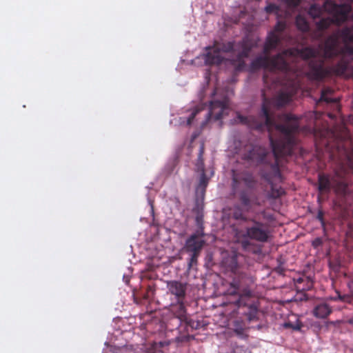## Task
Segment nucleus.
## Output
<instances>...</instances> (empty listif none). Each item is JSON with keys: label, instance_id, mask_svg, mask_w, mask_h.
Listing matches in <instances>:
<instances>
[{"label": "nucleus", "instance_id": "6ab92c4d", "mask_svg": "<svg viewBox=\"0 0 353 353\" xmlns=\"http://www.w3.org/2000/svg\"><path fill=\"white\" fill-rule=\"evenodd\" d=\"M234 332L239 336L243 337L244 336V330L245 325L241 320H236L234 321Z\"/></svg>", "mask_w": 353, "mask_h": 353}, {"label": "nucleus", "instance_id": "39448f33", "mask_svg": "<svg viewBox=\"0 0 353 353\" xmlns=\"http://www.w3.org/2000/svg\"><path fill=\"white\" fill-rule=\"evenodd\" d=\"M228 110V106L225 101H212L209 107H207L205 104H200L196 106L192 111L190 117L187 119V125H190L197 115L205 111L203 115L205 119L201 123V127L204 128L211 119H214V121L221 119L223 114H225Z\"/></svg>", "mask_w": 353, "mask_h": 353}, {"label": "nucleus", "instance_id": "7c9ffc66", "mask_svg": "<svg viewBox=\"0 0 353 353\" xmlns=\"http://www.w3.org/2000/svg\"><path fill=\"white\" fill-rule=\"evenodd\" d=\"M236 353H252L251 351H250L247 348H244L243 347H239L236 350Z\"/></svg>", "mask_w": 353, "mask_h": 353}, {"label": "nucleus", "instance_id": "6e6552de", "mask_svg": "<svg viewBox=\"0 0 353 353\" xmlns=\"http://www.w3.org/2000/svg\"><path fill=\"white\" fill-rule=\"evenodd\" d=\"M232 187L234 192H237L245 187L246 189H252L256 185V180L252 174L248 171L232 170Z\"/></svg>", "mask_w": 353, "mask_h": 353}, {"label": "nucleus", "instance_id": "412c9836", "mask_svg": "<svg viewBox=\"0 0 353 353\" xmlns=\"http://www.w3.org/2000/svg\"><path fill=\"white\" fill-rule=\"evenodd\" d=\"M294 318H295L294 322H292L290 321H285L283 325V327L290 328L294 330H300L302 327V324L296 316H294Z\"/></svg>", "mask_w": 353, "mask_h": 353}, {"label": "nucleus", "instance_id": "7ed1b4c3", "mask_svg": "<svg viewBox=\"0 0 353 353\" xmlns=\"http://www.w3.org/2000/svg\"><path fill=\"white\" fill-rule=\"evenodd\" d=\"M256 46V43L248 37L237 43L228 41L220 44L215 42L213 46L205 48L206 53L203 54L205 63L208 65H219L223 61L221 52H236L237 54L232 60V64L236 71H241L245 66L244 59L249 57L250 52Z\"/></svg>", "mask_w": 353, "mask_h": 353}, {"label": "nucleus", "instance_id": "473e14b6", "mask_svg": "<svg viewBox=\"0 0 353 353\" xmlns=\"http://www.w3.org/2000/svg\"><path fill=\"white\" fill-rule=\"evenodd\" d=\"M254 315L252 313H250L248 315V320L249 321H251L254 319Z\"/></svg>", "mask_w": 353, "mask_h": 353}, {"label": "nucleus", "instance_id": "4468645a", "mask_svg": "<svg viewBox=\"0 0 353 353\" xmlns=\"http://www.w3.org/2000/svg\"><path fill=\"white\" fill-rule=\"evenodd\" d=\"M170 345V341L152 342L148 347V353H165Z\"/></svg>", "mask_w": 353, "mask_h": 353}, {"label": "nucleus", "instance_id": "dca6fc26", "mask_svg": "<svg viewBox=\"0 0 353 353\" xmlns=\"http://www.w3.org/2000/svg\"><path fill=\"white\" fill-rule=\"evenodd\" d=\"M209 178L207 177L204 168L201 169V174L199 179V184L196 187V192H201L202 194H204L205 192V189L208 185Z\"/></svg>", "mask_w": 353, "mask_h": 353}, {"label": "nucleus", "instance_id": "393cba45", "mask_svg": "<svg viewBox=\"0 0 353 353\" xmlns=\"http://www.w3.org/2000/svg\"><path fill=\"white\" fill-rule=\"evenodd\" d=\"M283 1L289 6V7H296L300 3V0H283Z\"/></svg>", "mask_w": 353, "mask_h": 353}, {"label": "nucleus", "instance_id": "f3484780", "mask_svg": "<svg viewBox=\"0 0 353 353\" xmlns=\"http://www.w3.org/2000/svg\"><path fill=\"white\" fill-rule=\"evenodd\" d=\"M248 189H240L236 193L239 194V200L241 204L245 207L249 208L250 205V195L248 192Z\"/></svg>", "mask_w": 353, "mask_h": 353}, {"label": "nucleus", "instance_id": "a878e982", "mask_svg": "<svg viewBox=\"0 0 353 353\" xmlns=\"http://www.w3.org/2000/svg\"><path fill=\"white\" fill-rule=\"evenodd\" d=\"M316 219L321 222L323 227L325 226L324 212L322 210H319L317 213Z\"/></svg>", "mask_w": 353, "mask_h": 353}, {"label": "nucleus", "instance_id": "0eeeda50", "mask_svg": "<svg viewBox=\"0 0 353 353\" xmlns=\"http://www.w3.org/2000/svg\"><path fill=\"white\" fill-rule=\"evenodd\" d=\"M253 223L252 226L245 228V233L241 231H236V235L237 236H242L254 240L261 243L268 242L270 238V231L262 222L256 221L254 219L250 220Z\"/></svg>", "mask_w": 353, "mask_h": 353}, {"label": "nucleus", "instance_id": "9b49d317", "mask_svg": "<svg viewBox=\"0 0 353 353\" xmlns=\"http://www.w3.org/2000/svg\"><path fill=\"white\" fill-rule=\"evenodd\" d=\"M333 189L336 193L341 195H345L347 193L348 188L346 180L339 175L336 172L332 176Z\"/></svg>", "mask_w": 353, "mask_h": 353}, {"label": "nucleus", "instance_id": "bb28decb", "mask_svg": "<svg viewBox=\"0 0 353 353\" xmlns=\"http://www.w3.org/2000/svg\"><path fill=\"white\" fill-rule=\"evenodd\" d=\"M320 100L321 101H325L327 103H331V102H333L334 100L330 97H327L326 96V92L325 90H322L321 92V98H320Z\"/></svg>", "mask_w": 353, "mask_h": 353}, {"label": "nucleus", "instance_id": "f8f14e48", "mask_svg": "<svg viewBox=\"0 0 353 353\" xmlns=\"http://www.w3.org/2000/svg\"><path fill=\"white\" fill-rule=\"evenodd\" d=\"M327 133H330L334 139V141H336L334 147L336 148V151L341 153L347 154L346 143L349 142L348 134H345L343 136H339L332 130L328 131Z\"/></svg>", "mask_w": 353, "mask_h": 353}, {"label": "nucleus", "instance_id": "cd10ccee", "mask_svg": "<svg viewBox=\"0 0 353 353\" xmlns=\"http://www.w3.org/2000/svg\"><path fill=\"white\" fill-rule=\"evenodd\" d=\"M322 245H323V240L321 238H316L312 242V245L314 248H318L319 247L321 246Z\"/></svg>", "mask_w": 353, "mask_h": 353}, {"label": "nucleus", "instance_id": "a211bd4d", "mask_svg": "<svg viewBox=\"0 0 353 353\" xmlns=\"http://www.w3.org/2000/svg\"><path fill=\"white\" fill-rule=\"evenodd\" d=\"M296 26L299 30L302 32H307L310 29V26L305 17L301 15H298L296 17Z\"/></svg>", "mask_w": 353, "mask_h": 353}, {"label": "nucleus", "instance_id": "2f4dec72", "mask_svg": "<svg viewBox=\"0 0 353 353\" xmlns=\"http://www.w3.org/2000/svg\"><path fill=\"white\" fill-rule=\"evenodd\" d=\"M347 163L351 170L353 172V155H347Z\"/></svg>", "mask_w": 353, "mask_h": 353}, {"label": "nucleus", "instance_id": "4be33fe9", "mask_svg": "<svg viewBox=\"0 0 353 353\" xmlns=\"http://www.w3.org/2000/svg\"><path fill=\"white\" fill-rule=\"evenodd\" d=\"M194 211H196V209L194 208L193 210ZM196 219H195V221H196V225L198 226L199 228V230L196 231V232H201L202 231V232H203V216L202 214V213L199 211V209H196Z\"/></svg>", "mask_w": 353, "mask_h": 353}, {"label": "nucleus", "instance_id": "4c0bfd02", "mask_svg": "<svg viewBox=\"0 0 353 353\" xmlns=\"http://www.w3.org/2000/svg\"><path fill=\"white\" fill-rule=\"evenodd\" d=\"M156 310H150V314H152L154 312H155Z\"/></svg>", "mask_w": 353, "mask_h": 353}, {"label": "nucleus", "instance_id": "1a4fd4ad", "mask_svg": "<svg viewBox=\"0 0 353 353\" xmlns=\"http://www.w3.org/2000/svg\"><path fill=\"white\" fill-rule=\"evenodd\" d=\"M168 288L171 294L176 296L179 302H181L185 296L186 284L177 281H172L168 283Z\"/></svg>", "mask_w": 353, "mask_h": 353}, {"label": "nucleus", "instance_id": "423d86ee", "mask_svg": "<svg viewBox=\"0 0 353 353\" xmlns=\"http://www.w3.org/2000/svg\"><path fill=\"white\" fill-rule=\"evenodd\" d=\"M203 236L204 233L202 231L201 232H195L191 234L185 241V250L190 256L188 261L189 268H192L197 265L198 258L205 243Z\"/></svg>", "mask_w": 353, "mask_h": 353}, {"label": "nucleus", "instance_id": "5701e85b", "mask_svg": "<svg viewBox=\"0 0 353 353\" xmlns=\"http://www.w3.org/2000/svg\"><path fill=\"white\" fill-rule=\"evenodd\" d=\"M332 310H312L313 315L318 318H327Z\"/></svg>", "mask_w": 353, "mask_h": 353}, {"label": "nucleus", "instance_id": "58836bf2", "mask_svg": "<svg viewBox=\"0 0 353 353\" xmlns=\"http://www.w3.org/2000/svg\"><path fill=\"white\" fill-rule=\"evenodd\" d=\"M314 309L318 310V309H319V306H316Z\"/></svg>", "mask_w": 353, "mask_h": 353}, {"label": "nucleus", "instance_id": "ddd939ff", "mask_svg": "<svg viewBox=\"0 0 353 353\" xmlns=\"http://www.w3.org/2000/svg\"><path fill=\"white\" fill-rule=\"evenodd\" d=\"M294 285L298 291L310 290L313 286L312 280L305 275L299 276L294 279Z\"/></svg>", "mask_w": 353, "mask_h": 353}, {"label": "nucleus", "instance_id": "f257e3e1", "mask_svg": "<svg viewBox=\"0 0 353 353\" xmlns=\"http://www.w3.org/2000/svg\"><path fill=\"white\" fill-rule=\"evenodd\" d=\"M285 29V21H279L267 36L263 55L256 57L251 62L254 70L261 68L268 70L270 77L265 74L263 77L265 87L269 89L281 87L280 92L272 99L263 94L261 111L259 116H237L241 123L248 125L251 129L269 132L272 153L263 147L247 145L241 154L243 160L256 165H264L268 169V172L262 171L261 173L262 177L268 181L281 178V168L284 164V159L292 154L296 145L294 133L299 128V119L294 114H284L282 119L285 123L278 124L274 112L288 104L298 89V77L301 72L293 62L298 57L306 61L305 75L310 79L321 81L332 74H344L349 65L346 57L353 59V26L345 27L339 32V37L344 44L343 47H340L336 34L325 39L321 46L322 58H318V50L311 47L288 48L270 57V52L284 39Z\"/></svg>", "mask_w": 353, "mask_h": 353}, {"label": "nucleus", "instance_id": "c756f323", "mask_svg": "<svg viewBox=\"0 0 353 353\" xmlns=\"http://www.w3.org/2000/svg\"><path fill=\"white\" fill-rule=\"evenodd\" d=\"M204 153V145L202 144L199 149V152L198 155V161L201 163L203 165V155Z\"/></svg>", "mask_w": 353, "mask_h": 353}, {"label": "nucleus", "instance_id": "72a5a7b5", "mask_svg": "<svg viewBox=\"0 0 353 353\" xmlns=\"http://www.w3.org/2000/svg\"><path fill=\"white\" fill-rule=\"evenodd\" d=\"M347 323L353 325V317L347 320Z\"/></svg>", "mask_w": 353, "mask_h": 353}, {"label": "nucleus", "instance_id": "c85d7f7f", "mask_svg": "<svg viewBox=\"0 0 353 353\" xmlns=\"http://www.w3.org/2000/svg\"><path fill=\"white\" fill-rule=\"evenodd\" d=\"M282 190H274V188H272V192L270 194V197L276 199L281 196Z\"/></svg>", "mask_w": 353, "mask_h": 353}, {"label": "nucleus", "instance_id": "c9c22d12", "mask_svg": "<svg viewBox=\"0 0 353 353\" xmlns=\"http://www.w3.org/2000/svg\"><path fill=\"white\" fill-rule=\"evenodd\" d=\"M248 244H249V243H248V241H243V246H245V245H248Z\"/></svg>", "mask_w": 353, "mask_h": 353}, {"label": "nucleus", "instance_id": "e433bc0d", "mask_svg": "<svg viewBox=\"0 0 353 353\" xmlns=\"http://www.w3.org/2000/svg\"><path fill=\"white\" fill-rule=\"evenodd\" d=\"M179 309H184V306L182 304H181Z\"/></svg>", "mask_w": 353, "mask_h": 353}, {"label": "nucleus", "instance_id": "9d476101", "mask_svg": "<svg viewBox=\"0 0 353 353\" xmlns=\"http://www.w3.org/2000/svg\"><path fill=\"white\" fill-rule=\"evenodd\" d=\"M318 189L321 193L330 192L333 189L332 177L323 173L319 174Z\"/></svg>", "mask_w": 353, "mask_h": 353}, {"label": "nucleus", "instance_id": "aec40b11", "mask_svg": "<svg viewBox=\"0 0 353 353\" xmlns=\"http://www.w3.org/2000/svg\"><path fill=\"white\" fill-rule=\"evenodd\" d=\"M323 11H325L323 5L320 6L315 3L310 6L309 10V14L311 15L313 18H317L321 15Z\"/></svg>", "mask_w": 353, "mask_h": 353}, {"label": "nucleus", "instance_id": "2eb2a0df", "mask_svg": "<svg viewBox=\"0 0 353 353\" xmlns=\"http://www.w3.org/2000/svg\"><path fill=\"white\" fill-rule=\"evenodd\" d=\"M232 217L235 220H241L245 222L250 221L243 210L239 205H235L232 209Z\"/></svg>", "mask_w": 353, "mask_h": 353}, {"label": "nucleus", "instance_id": "a19ab883", "mask_svg": "<svg viewBox=\"0 0 353 353\" xmlns=\"http://www.w3.org/2000/svg\"><path fill=\"white\" fill-rule=\"evenodd\" d=\"M302 285H306V283H303Z\"/></svg>", "mask_w": 353, "mask_h": 353}, {"label": "nucleus", "instance_id": "b1692460", "mask_svg": "<svg viewBox=\"0 0 353 353\" xmlns=\"http://www.w3.org/2000/svg\"><path fill=\"white\" fill-rule=\"evenodd\" d=\"M265 11L267 13H269V14H270V13L278 14V12L279 11V8L278 6H276L275 4L270 3L265 7Z\"/></svg>", "mask_w": 353, "mask_h": 353}, {"label": "nucleus", "instance_id": "ea45409f", "mask_svg": "<svg viewBox=\"0 0 353 353\" xmlns=\"http://www.w3.org/2000/svg\"><path fill=\"white\" fill-rule=\"evenodd\" d=\"M252 311H253V312H254V314H255L258 310H252Z\"/></svg>", "mask_w": 353, "mask_h": 353}, {"label": "nucleus", "instance_id": "f03ea898", "mask_svg": "<svg viewBox=\"0 0 353 353\" xmlns=\"http://www.w3.org/2000/svg\"><path fill=\"white\" fill-rule=\"evenodd\" d=\"M226 263L232 274V280L227 290L228 304L238 308L247 307L248 309H258L256 299L249 289L250 285L253 283L252 277L240 270L236 255L228 259Z\"/></svg>", "mask_w": 353, "mask_h": 353}, {"label": "nucleus", "instance_id": "20e7f679", "mask_svg": "<svg viewBox=\"0 0 353 353\" xmlns=\"http://www.w3.org/2000/svg\"><path fill=\"white\" fill-rule=\"evenodd\" d=\"M323 8L325 12L332 15V17L322 18L316 22V28L319 31L327 30L332 23L341 24L344 23L348 19L352 12L350 5H339L331 0H325Z\"/></svg>", "mask_w": 353, "mask_h": 353}, {"label": "nucleus", "instance_id": "f704fd0d", "mask_svg": "<svg viewBox=\"0 0 353 353\" xmlns=\"http://www.w3.org/2000/svg\"><path fill=\"white\" fill-rule=\"evenodd\" d=\"M192 327H194L196 329H197L199 327V323L196 322V325L194 326L193 324L191 325Z\"/></svg>", "mask_w": 353, "mask_h": 353}]
</instances>
